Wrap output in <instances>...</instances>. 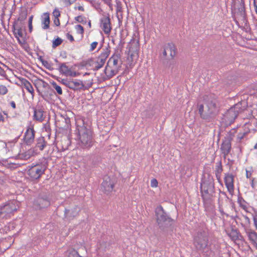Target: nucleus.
<instances>
[{"label":"nucleus","instance_id":"1","mask_svg":"<svg viewBox=\"0 0 257 257\" xmlns=\"http://www.w3.org/2000/svg\"><path fill=\"white\" fill-rule=\"evenodd\" d=\"M203 101L205 104L199 106L198 112L202 119L208 122L211 121L218 114L219 106L217 96L212 93L205 94L203 96Z\"/></svg>","mask_w":257,"mask_h":257},{"label":"nucleus","instance_id":"2","mask_svg":"<svg viewBox=\"0 0 257 257\" xmlns=\"http://www.w3.org/2000/svg\"><path fill=\"white\" fill-rule=\"evenodd\" d=\"M214 180L212 176L207 175L202 178L200 184V192L203 203L210 204L215 193Z\"/></svg>","mask_w":257,"mask_h":257},{"label":"nucleus","instance_id":"3","mask_svg":"<svg viewBox=\"0 0 257 257\" xmlns=\"http://www.w3.org/2000/svg\"><path fill=\"white\" fill-rule=\"evenodd\" d=\"M156 222L159 228L164 232L173 224L174 220L166 212L161 205L158 206L155 210Z\"/></svg>","mask_w":257,"mask_h":257},{"label":"nucleus","instance_id":"4","mask_svg":"<svg viewBox=\"0 0 257 257\" xmlns=\"http://www.w3.org/2000/svg\"><path fill=\"white\" fill-rule=\"evenodd\" d=\"M77 131L79 136V146L83 149L90 148L94 143L92 132L84 125L77 126Z\"/></svg>","mask_w":257,"mask_h":257},{"label":"nucleus","instance_id":"5","mask_svg":"<svg viewBox=\"0 0 257 257\" xmlns=\"http://www.w3.org/2000/svg\"><path fill=\"white\" fill-rule=\"evenodd\" d=\"M208 234L205 230L199 231L194 237V245L199 251L206 253L210 249L208 245Z\"/></svg>","mask_w":257,"mask_h":257},{"label":"nucleus","instance_id":"6","mask_svg":"<svg viewBox=\"0 0 257 257\" xmlns=\"http://www.w3.org/2000/svg\"><path fill=\"white\" fill-rule=\"evenodd\" d=\"M118 60L116 59H114L113 57L109 58L104 70L105 76L102 77L103 81L111 79L118 72L121 67L122 63L121 62L119 65L118 64Z\"/></svg>","mask_w":257,"mask_h":257},{"label":"nucleus","instance_id":"7","mask_svg":"<svg viewBox=\"0 0 257 257\" xmlns=\"http://www.w3.org/2000/svg\"><path fill=\"white\" fill-rule=\"evenodd\" d=\"M47 168V163H41L37 164L31 166L28 170V174L32 180H38L45 173Z\"/></svg>","mask_w":257,"mask_h":257},{"label":"nucleus","instance_id":"8","mask_svg":"<svg viewBox=\"0 0 257 257\" xmlns=\"http://www.w3.org/2000/svg\"><path fill=\"white\" fill-rule=\"evenodd\" d=\"M18 204L15 200H10L0 206V217L7 218L16 211Z\"/></svg>","mask_w":257,"mask_h":257},{"label":"nucleus","instance_id":"9","mask_svg":"<svg viewBox=\"0 0 257 257\" xmlns=\"http://www.w3.org/2000/svg\"><path fill=\"white\" fill-rule=\"evenodd\" d=\"M51 204V199L49 194L47 193H40L34 200L33 206L35 209L40 210L49 206Z\"/></svg>","mask_w":257,"mask_h":257},{"label":"nucleus","instance_id":"10","mask_svg":"<svg viewBox=\"0 0 257 257\" xmlns=\"http://www.w3.org/2000/svg\"><path fill=\"white\" fill-rule=\"evenodd\" d=\"M12 30L14 36L18 39L19 43H21L19 37L22 38L24 33H26L25 22L15 20L13 25Z\"/></svg>","mask_w":257,"mask_h":257},{"label":"nucleus","instance_id":"11","mask_svg":"<svg viewBox=\"0 0 257 257\" xmlns=\"http://www.w3.org/2000/svg\"><path fill=\"white\" fill-rule=\"evenodd\" d=\"M232 14H237L242 20L244 21L246 18V13L245 9V4L243 0H235L231 6Z\"/></svg>","mask_w":257,"mask_h":257},{"label":"nucleus","instance_id":"12","mask_svg":"<svg viewBox=\"0 0 257 257\" xmlns=\"http://www.w3.org/2000/svg\"><path fill=\"white\" fill-rule=\"evenodd\" d=\"M110 47L108 44L107 47L104 50V51L100 54V55L96 58V60L95 63L96 65L93 69V71H97L103 67L105 63L106 59L110 53Z\"/></svg>","mask_w":257,"mask_h":257},{"label":"nucleus","instance_id":"13","mask_svg":"<svg viewBox=\"0 0 257 257\" xmlns=\"http://www.w3.org/2000/svg\"><path fill=\"white\" fill-rule=\"evenodd\" d=\"M114 181L110 177L106 176L101 184V190L105 194H108L112 192L114 186Z\"/></svg>","mask_w":257,"mask_h":257},{"label":"nucleus","instance_id":"14","mask_svg":"<svg viewBox=\"0 0 257 257\" xmlns=\"http://www.w3.org/2000/svg\"><path fill=\"white\" fill-rule=\"evenodd\" d=\"M177 54V48L172 42L166 43L163 46V56L167 58L168 54L170 58L169 59H173Z\"/></svg>","mask_w":257,"mask_h":257},{"label":"nucleus","instance_id":"15","mask_svg":"<svg viewBox=\"0 0 257 257\" xmlns=\"http://www.w3.org/2000/svg\"><path fill=\"white\" fill-rule=\"evenodd\" d=\"M36 132L33 127L29 126L25 133L24 142L27 145H31L34 141Z\"/></svg>","mask_w":257,"mask_h":257},{"label":"nucleus","instance_id":"16","mask_svg":"<svg viewBox=\"0 0 257 257\" xmlns=\"http://www.w3.org/2000/svg\"><path fill=\"white\" fill-rule=\"evenodd\" d=\"M80 210V208L76 205L69 209L65 208L64 211L65 218L68 220H72L77 216Z\"/></svg>","mask_w":257,"mask_h":257},{"label":"nucleus","instance_id":"17","mask_svg":"<svg viewBox=\"0 0 257 257\" xmlns=\"http://www.w3.org/2000/svg\"><path fill=\"white\" fill-rule=\"evenodd\" d=\"M33 108V120L40 122H43L45 118V116L44 115L45 112L44 108L42 106H37L35 108Z\"/></svg>","mask_w":257,"mask_h":257},{"label":"nucleus","instance_id":"18","mask_svg":"<svg viewBox=\"0 0 257 257\" xmlns=\"http://www.w3.org/2000/svg\"><path fill=\"white\" fill-rule=\"evenodd\" d=\"M234 109L232 107H230L224 115L225 121L228 122L229 125L234 122L238 115L237 111H235Z\"/></svg>","mask_w":257,"mask_h":257},{"label":"nucleus","instance_id":"19","mask_svg":"<svg viewBox=\"0 0 257 257\" xmlns=\"http://www.w3.org/2000/svg\"><path fill=\"white\" fill-rule=\"evenodd\" d=\"M224 183L228 191L231 194L234 192V176L229 173L225 174Z\"/></svg>","mask_w":257,"mask_h":257},{"label":"nucleus","instance_id":"20","mask_svg":"<svg viewBox=\"0 0 257 257\" xmlns=\"http://www.w3.org/2000/svg\"><path fill=\"white\" fill-rule=\"evenodd\" d=\"M101 24L102 25V30L106 34H109L111 28L110 26V19L109 16H104L100 20Z\"/></svg>","mask_w":257,"mask_h":257},{"label":"nucleus","instance_id":"21","mask_svg":"<svg viewBox=\"0 0 257 257\" xmlns=\"http://www.w3.org/2000/svg\"><path fill=\"white\" fill-rule=\"evenodd\" d=\"M231 141L224 138L221 145L220 150L224 157L227 156L231 149Z\"/></svg>","mask_w":257,"mask_h":257},{"label":"nucleus","instance_id":"22","mask_svg":"<svg viewBox=\"0 0 257 257\" xmlns=\"http://www.w3.org/2000/svg\"><path fill=\"white\" fill-rule=\"evenodd\" d=\"M245 232L250 242L257 248V233L248 229H246Z\"/></svg>","mask_w":257,"mask_h":257},{"label":"nucleus","instance_id":"23","mask_svg":"<svg viewBox=\"0 0 257 257\" xmlns=\"http://www.w3.org/2000/svg\"><path fill=\"white\" fill-rule=\"evenodd\" d=\"M84 85L82 81L78 80L70 79L69 88L73 90L82 89Z\"/></svg>","mask_w":257,"mask_h":257},{"label":"nucleus","instance_id":"24","mask_svg":"<svg viewBox=\"0 0 257 257\" xmlns=\"http://www.w3.org/2000/svg\"><path fill=\"white\" fill-rule=\"evenodd\" d=\"M47 142L45 141L44 137H40L36 140V145L34 149L37 150L38 149L40 151H43L46 147Z\"/></svg>","mask_w":257,"mask_h":257},{"label":"nucleus","instance_id":"25","mask_svg":"<svg viewBox=\"0 0 257 257\" xmlns=\"http://www.w3.org/2000/svg\"><path fill=\"white\" fill-rule=\"evenodd\" d=\"M130 45L127 46V48L128 49V53L133 52L134 53H138L139 51V41H136L134 39H132L131 41Z\"/></svg>","mask_w":257,"mask_h":257},{"label":"nucleus","instance_id":"26","mask_svg":"<svg viewBox=\"0 0 257 257\" xmlns=\"http://www.w3.org/2000/svg\"><path fill=\"white\" fill-rule=\"evenodd\" d=\"M246 106L247 102L245 101H241L234 105L232 107L235 108V110L237 111L239 114L244 111L246 109Z\"/></svg>","mask_w":257,"mask_h":257},{"label":"nucleus","instance_id":"27","mask_svg":"<svg viewBox=\"0 0 257 257\" xmlns=\"http://www.w3.org/2000/svg\"><path fill=\"white\" fill-rule=\"evenodd\" d=\"M44 18L43 19L42 24L43 25L42 28L43 29H47L50 27V17L48 13H45L43 14Z\"/></svg>","mask_w":257,"mask_h":257},{"label":"nucleus","instance_id":"28","mask_svg":"<svg viewBox=\"0 0 257 257\" xmlns=\"http://www.w3.org/2000/svg\"><path fill=\"white\" fill-rule=\"evenodd\" d=\"M70 69L68 68L65 63H60L58 68L59 72L65 76L68 74Z\"/></svg>","mask_w":257,"mask_h":257},{"label":"nucleus","instance_id":"29","mask_svg":"<svg viewBox=\"0 0 257 257\" xmlns=\"http://www.w3.org/2000/svg\"><path fill=\"white\" fill-rule=\"evenodd\" d=\"M155 114V112L153 108H150L142 112V115L146 118H152Z\"/></svg>","mask_w":257,"mask_h":257},{"label":"nucleus","instance_id":"30","mask_svg":"<svg viewBox=\"0 0 257 257\" xmlns=\"http://www.w3.org/2000/svg\"><path fill=\"white\" fill-rule=\"evenodd\" d=\"M53 77L56 79L57 81L60 82L62 84L66 86L67 87L69 88L71 79H62L60 77H56V76H53Z\"/></svg>","mask_w":257,"mask_h":257},{"label":"nucleus","instance_id":"31","mask_svg":"<svg viewBox=\"0 0 257 257\" xmlns=\"http://www.w3.org/2000/svg\"><path fill=\"white\" fill-rule=\"evenodd\" d=\"M27 10H21V12L20 13L19 16L18 18L17 19V21H21V22H25V20L27 18Z\"/></svg>","mask_w":257,"mask_h":257},{"label":"nucleus","instance_id":"32","mask_svg":"<svg viewBox=\"0 0 257 257\" xmlns=\"http://www.w3.org/2000/svg\"><path fill=\"white\" fill-rule=\"evenodd\" d=\"M238 232L236 229H232L228 235L232 240H237L238 239Z\"/></svg>","mask_w":257,"mask_h":257},{"label":"nucleus","instance_id":"33","mask_svg":"<svg viewBox=\"0 0 257 257\" xmlns=\"http://www.w3.org/2000/svg\"><path fill=\"white\" fill-rule=\"evenodd\" d=\"M63 42V40L57 37L56 39L53 40L52 42V48H56L57 47L60 46Z\"/></svg>","mask_w":257,"mask_h":257},{"label":"nucleus","instance_id":"34","mask_svg":"<svg viewBox=\"0 0 257 257\" xmlns=\"http://www.w3.org/2000/svg\"><path fill=\"white\" fill-rule=\"evenodd\" d=\"M93 62V59L91 58L86 61H83L81 62V66L82 67L91 66Z\"/></svg>","mask_w":257,"mask_h":257},{"label":"nucleus","instance_id":"35","mask_svg":"<svg viewBox=\"0 0 257 257\" xmlns=\"http://www.w3.org/2000/svg\"><path fill=\"white\" fill-rule=\"evenodd\" d=\"M235 133L236 130L235 128L232 129L228 133L227 135L224 137V139L232 141Z\"/></svg>","mask_w":257,"mask_h":257},{"label":"nucleus","instance_id":"36","mask_svg":"<svg viewBox=\"0 0 257 257\" xmlns=\"http://www.w3.org/2000/svg\"><path fill=\"white\" fill-rule=\"evenodd\" d=\"M53 87L55 89L56 91H57V93L59 95H61L62 94V90L61 87L58 85L54 81H53L51 83Z\"/></svg>","mask_w":257,"mask_h":257},{"label":"nucleus","instance_id":"37","mask_svg":"<svg viewBox=\"0 0 257 257\" xmlns=\"http://www.w3.org/2000/svg\"><path fill=\"white\" fill-rule=\"evenodd\" d=\"M75 20L78 23L85 24L86 23V18L83 17L82 16H78L75 18Z\"/></svg>","mask_w":257,"mask_h":257},{"label":"nucleus","instance_id":"38","mask_svg":"<svg viewBox=\"0 0 257 257\" xmlns=\"http://www.w3.org/2000/svg\"><path fill=\"white\" fill-rule=\"evenodd\" d=\"M62 120H64L65 122V125L64 126L65 128H67L69 127L70 123V119L67 116H63L61 115Z\"/></svg>","mask_w":257,"mask_h":257},{"label":"nucleus","instance_id":"39","mask_svg":"<svg viewBox=\"0 0 257 257\" xmlns=\"http://www.w3.org/2000/svg\"><path fill=\"white\" fill-rule=\"evenodd\" d=\"M67 257H82V256H81L76 250L73 249L69 252V254Z\"/></svg>","mask_w":257,"mask_h":257},{"label":"nucleus","instance_id":"40","mask_svg":"<svg viewBox=\"0 0 257 257\" xmlns=\"http://www.w3.org/2000/svg\"><path fill=\"white\" fill-rule=\"evenodd\" d=\"M223 171L222 166L221 165V162L220 161L217 166H216V170L215 171V174H221Z\"/></svg>","mask_w":257,"mask_h":257},{"label":"nucleus","instance_id":"41","mask_svg":"<svg viewBox=\"0 0 257 257\" xmlns=\"http://www.w3.org/2000/svg\"><path fill=\"white\" fill-rule=\"evenodd\" d=\"M24 87L29 92L33 95L34 90L32 84L30 83H29L28 85H25Z\"/></svg>","mask_w":257,"mask_h":257},{"label":"nucleus","instance_id":"42","mask_svg":"<svg viewBox=\"0 0 257 257\" xmlns=\"http://www.w3.org/2000/svg\"><path fill=\"white\" fill-rule=\"evenodd\" d=\"M42 63L46 69L50 70L53 69L51 66V65L47 61L44 60L42 61Z\"/></svg>","mask_w":257,"mask_h":257},{"label":"nucleus","instance_id":"43","mask_svg":"<svg viewBox=\"0 0 257 257\" xmlns=\"http://www.w3.org/2000/svg\"><path fill=\"white\" fill-rule=\"evenodd\" d=\"M8 89L6 86L3 85H0V94L5 95L8 92Z\"/></svg>","mask_w":257,"mask_h":257},{"label":"nucleus","instance_id":"44","mask_svg":"<svg viewBox=\"0 0 257 257\" xmlns=\"http://www.w3.org/2000/svg\"><path fill=\"white\" fill-rule=\"evenodd\" d=\"M77 33L80 34H83L84 30L83 27L80 25H77L75 26Z\"/></svg>","mask_w":257,"mask_h":257},{"label":"nucleus","instance_id":"45","mask_svg":"<svg viewBox=\"0 0 257 257\" xmlns=\"http://www.w3.org/2000/svg\"><path fill=\"white\" fill-rule=\"evenodd\" d=\"M78 73L75 72V71H72L71 69H70L69 71L68 72V74L66 75V76H69V77H76L78 75Z\"/></svg>","mask_w":257,"mask_h":257},{"label":"nucleus","instance_id":"46","mask_svg":"<svg viewBox=\"0 0 257 257\" xmlns=\"http://www.w3.org/2000/svg\"><path fill=\"white\" fill-rule=\"evenodd\" d=\"M158 182L157 179H153L151 181V186L152 187H156L158 186Z\"/></svg>","mask_w":257,"mask_h":257},{"label":"nucleus","instance_id":"47","mask_svg":"<svg viewBox=\"0 0 257 257\" xmlns=\"http://www.w3.org/2000/svg\"><path fill=\"white\" fill-rule=\"evenodd\" d=\"M245 202L244 200L241 197H238V202L240 204V206L243 209H245L246 208V206L244 205H242L241 204V201Z\"/></svg>","mask_w":257,"mask_h":257},{"label":"nucleus","instance_id":"48","mask_svg":"<svg viewBox=\"0 0 257 257\" xmlns=\"http://www.w3.org/2000/svg\"><path fill=\"white\" fill-rule=\"evenodd\" d=\"M98 45V43L97 42H93L91 44L90 49L89 50L90 52L93 51Z\"/></svg>","mask_w":257,"mask_h":257},{"label":"nucleus","instance_id":"49","mask_svg":"<svg viewBox=\"0 0 257 257\" xmlns=\"http://www.w3.org/2000/svg\"><path fill=\"white\" fill-rule=\"evenodd\" d=\"M38 81H40V82H42V85L43 87L47 88V87H50L49 84L48 83H47L46 82H45L43 79H38Z\"/></svg>","mask_w":257,"mask_h":257},{"label":"nucleus","instance_id":"50","mask_svg":"<svg viewBox=\"0 0 257 257\" xmlns=\"http://www.w3.org/2000/svg\"><path fill=\"white\" fill-rule=\"evenodd\" d=\"M53 14L55 18H58L60 16V11L56 9L54 11Z\"/></svg>","mask_w":257,"mask_h":257},{"label":"nucleus","instance_id":"51","mask_svg":"<svg viewBox=\"0 0 257 257\" xmlns=\"http://www.w3.org/2000/svg\"><path fill=\"white\" fill-rule=\"evenodd\" d=\"M246 134V133H244L243 134H238L237 137V140L239 141H240L242 139H243Z\"/></svg>","mask_w":257,"mask_h":257},{"label":"nucleus","instance_id":"52","mask_svg":"<svg viewBox=\"0 0 257 257\" xmlns=\"http://www.w3.org/2000/svg\"><path fill=\"white\" fill-rule=\"evenodd\" d=\"M22 84L25 86L26 85H28L30 82L25 78H22L21 79Z\"/></svg>","mask_w":257,"mask_h":257},{"label":"nucleus","instance_id":"53","mask_svg":"<svg viewBox=\"0 0 257 257\" xmlns=\"http://www.w3.org/2000/svg\"><path fill=\"white\" fill-rule=\"evenodd\" d=\"M66 37L68 39H69L71 42H73L74 41V38L72 35L70 34L69 33H67Z\"/></svg>","mask_w":257,"mask_h":257},{"label":"nucleus","instance_id":"54","mask_svg":"<svg viewBox=\"0 0 257 257\" xmlns=\"http://www.w3.org/2000/svg\"><path fill=\"white\" fill-rule=\"evenodd\" d=\"M253 220L254 225L255 227V228L257 229V214H256L255 215L253 216Z\"/></svg>","mask_w":257,"mask_h":257},{"label":"nucleus","instance_id":"55","mask_svg":"<svg viewBox=\"0 0 257 257\" xmlns=\"http://www.w3.org/2000/svg\"><path fill=\"white\" fill-rule=\"evenodd\" d=\"M54 23L56 26H59L60 23L59 18H55L54 20Z\"/></svg>","mask_w":257,"mask_h":257},{"label":"nucleus","instance_id":"56","mask_svg":"<svg viewBox=\"0 0 257 257\" xmlns=\"http://www.w3.org/2000/svg\"><path fill=\"white\" fill-rule=\"evenodd\" d=\"M0 75L2 76L5 77L6 76L5 71L0 67Z\"/></svg>","mask_w":257,"mask_h":257},{"label":"nucleus","instance_id":"57","mask_svg":"<svg viewBox=\"0 0 257 257\" xmlns=\"http://www.w3.org/2000/svg\"><path fill=\"white\" fill-rule=\"evenodd\" d=\"M120 56H121L120 54H114L110 57H113L114 59H116L117 60H118V59L120 58Z\"/></svg>","mask_w":257,"mask_h":257},{"label":"nucleus","instance_id":"58","mask_svg":"<svg viewBox=\"0 0 257 257\" xmlns=\"http://www.w3.org/2000/svg\"><path fill=\"white\" fill-rule=\"evenodd\" d=\"M251 173L246 170V177L249 178L251 177Z\"/></svg>","mask_w":257,"mask_h":257},{"label":"nucleus","instance_id":"59","mask_svg":"<svg viewBox=\"0 0 257 257\" xmlns=\"http://www.w3.org/2000/svg\"><path fill=\"white\" fill-rule=\"evenodd\" d=\"M75 9H78V10L81 11H84V8L82 6H79L78 7H75Z\"/></svg>","mask_w":257,"mask_h":257},{"label":"nucleus","instance_id":"60","mask_svg":"<svg viewBox=\"0 0 257 257\" xmlns=\"http://www.w3.org/2000/svg\"><path fill=\"white\" fill-rule=\"evenodd\" d=\"M33 19V16L32 15L29 18L28 24H32V21Z\"/></svg>","mask_w":257,"mask_h":257},{"label":"nucleus","instance_id":"61","mask_svg":"<svg viewBox=\"0 0 257 257\" xmlns=\"http://www.w3.org/2000/svg\"><path fill=\"white\" fill-rule=\"evenodd\" d=\"M238 239L237 240H242L244 239L243 237L239 232H238Z\"/></svg>","mask_w":257,"mask_h":257},{"label":"nucleus","instance_id":"62","mask_svg":"<svg viewBox=\"0 0 257 257\" xmlns=\"http://www.w3.org/2000/svg\"><path fill=\"white\" fill-rule=\"evenodd\" d=\"M11 106L14 108L15 109L16 107V103L14 101H11Z\"/></svg>","mask_w":257,"mask_h":257},{"label":"nucleus","instance_id":"63","mask_svg":"<svg viewBox=\"0 0 257 257\" xmlns=\"http://www.w3.org/2000/svg\"><path fill=\"white\" fill-rule=\"evenodd\" d=\"M29 31L30 33L32 32L33 30V25L32 24H28Z\"/></svg>","mask_w":257,"mask_h":257},{"label":"nucleus","instance_id":"64","mask_svg":"<svg viewBox=\"0 0 257 257\" xmlns=\"http://www.w3.org/2000/svg\"><path fill=\"white\" fill-rule=\"evenodd\" d=\"M244 217L245 218L246 222H247L248 223H250V219H249V218L247 216H244Z\"/></svg>","mask_w":257,"mask_h":257}]
</instances>
